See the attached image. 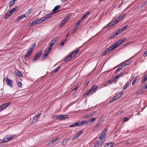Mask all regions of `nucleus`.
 I'll use <instances>...</instances> for the list:
<instances>
[{
    "mask_svg": "<svg viewBox=\"0 0 147 147\" xmlns=\"http://www.w3.org/2000/svg\"><path fill=\"white\" fill-rule=\"evenodd\" d=\"M83 132V129H82L79 131L78 133L76 135L78 137L80 135H81Z\"/></svg>",
    "mask_w": 147,
    "mask_h": 147,
    "instance_id": "obj_32",
    "label": "nucleus"
},
{
    "mask_svg": "<svg viewBox=\"0 0 147 147\" xmlns=\"http://www.w3.org/2000/svg\"><path fill=\"white\" fill-rule=\"evenodd\" d=\"M87 17L85 15H84L81 18L83 20Z\"/></svg>",
    "mask_w": 147,
    "mask_h": 147,
    "instance_id": "obj_64",
    "label": "nucleus"
},
{
    "mask_svg": "<svg viewBox=\"0 0 147 147\" xmlns=\"http://www.w3.org/2000/svg\"><path fill=\"white\" fill-rule=\"evenodd\" d=\"M17 8H14L12 9L11 10H12V12L13 13L16 10Z\"/></svg>",
    "mask_w": 147,
    "mask_h": 147,
    "instance_id": "obj_58",
    "label": "nucleus"
},
{
    "mask_svg": "<svg viewBox=\"0 0 147 147\" xmlns=\"http://www.w3.org/2000/svg\"><path fill=\"white\" fill-rule=\"evenodd\" d=\"M145 87H142L141 89L139 90H138L136 93V95H138L144 92V90H145Z\"/></svg>",
    "mask_w": 147,
    "mask_h": 147,
    "instance_id": "obj_14",
    "label": "nucleus"
},
{
    "mask_svg": "<svg viewBox=\"0 0 147 147\" xmlns=\"http://www.w3.org/2000/svg\"><path fill=\"white\" fill-rule=\"evenodd\" d=\"M90 93L91 94V92H89V90H88V91L85 94H84V96L85 97H87L88 95Z\"/></svg>",
    "mask_w": 147,
    "mask_h": 147,
    "instance_id": "obj_49",
    "label": "nucleus"
},
{
    "mask_svg": "<svg viewBox=\"0 0 147 147\" xmlns=\"http://www.w3.org/2000/svg\"><path fill=\"white\" fill-rule=\"evenodd\" d=\"M131 62V61H124L122 63L125 66H126L129 65L130 64Z\"/></svg>",
    "mask_w": 147,
    "mask_h": 147,
    "instance_id": "obj_23",
    "label": "nucleus"
},
{
    "mask_svg": "<svg viewBox=\"0 0 147 147\" xmlns=\"http://www.w3.org/2000/svg\"><path fill=\"white\" fill-rule=\"evenodd\" d=\"M71 58H72L70 56H69V55L66 57V58L64 59V61H68Z\"/></svg>",
    "mask_w": 147,
    "mask_h": 147,
    "instance_id": "obj_33",
    "label": "nucleus"
},
{
    "mask_svg": "<svg viewBox=\"0 0 147 147\" xmlns=\"http://www.w3.org/2000/svg\"><path fill=\"white\" fill-rule=\"evenodd\" d=\"M115 25L113 21L110 22L109 24H108L106 26L105 28H109Z\"/></svg>",
    "mask_w": 147,
    "mask_h": 147,
    "instance_id": "obj_15",
    "label": "nucleus"
},
{
    "mask_svg": "<svg viewBox=\"0 0 147 147\" xmlns=\"http://www.w3.org/2000/svg\"><path fill=\"white\" fill-rule=\"evenodd\" d=\"M115 79H111L108 81L106 83V84H111L113 83L115 81Z\"/></svg>",
    "mask_w": 147,
    "mask_h": 147,
    "instance_id": "obj_27",
    "label": "nucleus"
},
{
    "mask_svg": "<svg viewBox=\"0 0 147 147\" xmlns=\"http://www.w3.org/2000/svg\"><path fill=\"white\" fill-rule=\"evenodd\" d=\"M77 55L76 53H75L74 51L70 55H69V56L71 57V58H73L75 56H76Z\"/></svg>",
    "mask_w": 147,
    "mask_h": 147,
    "instance_id": "obj_34",
    "label": "nucleus"
},
{
    "mask_svg": "<svg viewBox=\"0 0 147 147\" xmlns=\"http://www.w3.org/2000/svg\"><path fill=\"white\" fill-rule=\"evenodd\" d=\"M147 80V75L146 76H144L142 78V79L141 82L142 83H144Z\"/></svg>",
    "mask_w": 147,
    "mask_h": 147,
    "instance_id": "obj_17",
    "label": "nucleus"
},
{
    "mask_svg": "<svg viewBox=\"0 0 147 147\" xmlns=\"http://www.w3.org/2000/svg\"><path fill=\"white\" fill-rule=\"evenodd\" d=\"M59 138H57L56 139H54L52 140L51 142V144H53L56 141H57L59 139Z\"/></svg>",
    "mask_w": 147,
    "mask_h": 147,
    "instance_id": "obj_39",
    "label": "nucleus"
},
{
    "mask_svg": "<svg viewBox=\"0 0 147 147\" xmlns=\"http://www.w3.org/2000/svg\"><path fill=\"white\" fill-rule=\"evenodd\" d=\"M123 42L121 39L119 40L117 42L113 44V45L115 49L118 46L120 45Z\"/></svg>",
    "mask_w": 147,
    "mask_h": 147,
    "instance_id": "obj_13",
    "label": "nucleus"
},
{
    "mask_svg": "<svg viewBox=\"0 0 147 147\" xmlns=\"http://www.w3.org/2000/svg\"><path fill=\"white\" fill-rule=\"evenodd\" d=\"M22 83L21 82H19L18 83V86L19 88H21L22 87Z\"/></svg>",
    "mask_w": 147,
    "mask_h": 147,
    "instance_id": "obj_44",
    "label": "nucleus"
},
{
    "mask_svg": "<svg viewBox=\"0 0 147 147\" xmlns=\"http://www.w3.org/2000/svg\"><path fill=\"white\" fill-rule=\"evenodd\" d=\"M25 17H27L26 15L25 14L22 15L19 17V18L18 19V21H19Z\"/></svg>",
    "mask_w": 147,
    "mask_h": 147,
    "instance_id": "obj_26",
    "label": "nucleus"
},
{
    "mask_svg": "<svg viewBox=\"0 0 147 147\" xmlns=\"http://www.w3.org/2000/svg\"><path fill=\"white\" fill-rule=\"evenodd\" d=\"M105 137V136H104L102 134H101L100 137V140H102Z\"/></svg>",
    "mask_w": 147,
    "mask_h": 147,
    "instance_id": "obj_48",
    "label": "nucleus"
},
{
    "mask_svg": "<svg viewBox=\"0 0 147 147\" xmlns=\"http://www.w3.org/2000/svg\"><path fill=\"white\" fill-rule=\"evenodd\" d=\"M47 57V56H45L44 55L42 57V59L43 60H45Z\"/></svg>",
    "mask_w": 147,
    "mask_h": 147,
    "instance_id": "obj_57",
    "label": "nucleus"
},
{
    "mask_svg": "<svg viewBox=\"0 0 147 147\" xmlns=\"http://www.w3.org/2000/svg\"><path fill=\"white\" fill-rule=\"evenodd\" d=\"M78 28L77 26H74V30L72 32V33L74 34L76 32V31L77 29Z\"/></svg>",
    "mask_w": 147,
    "mask_h": 147,
    "instance_id": "obj_46",
    "label": "nucleus"
},
{
    "mask_svg": "<svg viewBox=\"0 0 147 147\" xmlns=\"http://www.w3.org/2000/svg\"><path fill=\"white\" fill-rule=\"evenodd\" d=\"M127 26H125L121 27L120 29H121V32H123L125 30L127 27Z\"/></svg>",
    "mask_w": 147,
    "mask_h": 147,
    "instance_id": "obj_35",
    "label": "nucleus"
},
{
    "mask_svg": "<svg viewBox=\"0 0 147 147\" xmlns=\"http://www.w3.org/2000/svg\"><path fill=\"white\" fill-rule=\"evenodd\" d=\"M15 72L17 75L18 76L20 77H23V75L18 70H16L15 71Z\"/></svg>",
    "mask_w": 147,
    "mask_h": 147,
    "instance_id": "obj_18",
    "label": "nucleus"
},
{
    "mask_svg": "<svg viewBox=\"0 0 147 147\" xmlns=\"http://www.w3.org/2000/svg\"><path fill=\"white\" fill-rule=\"evenodd\" d=\"M36 24V23L35 20H34L33 21V22L30 24V25L32 26H34Z\"/></svg>",
    "mask_w": 147,
    "mask_h": 147,
    "instance_id": "obj_53",
    "label": "nucleus"
},
{
    "mask_svg": "<svg viewBox=\"0 0 147 147\" xmlns=\"http://www.w3.org/2000/svg\"><path fill=\"white\" fill-rule=\"evenodd\" d=\"M124 74V72H121L117 76L114 78L115 79H117L119 78L120 77L123 76Z\"/></svg>",
    "mask_w": 147,
    "mask_h": 147,
    "instance_id": "obj_22",
    "label": "nucleus"
},
{
    "mask_svg": "<svg viewBox=\"0 0 147 147\" xmlns=\"http://www.w3.org/2000/svg\"><path fill=\"white\" fill-rule=\"evenodd\" d=\"M52 47H53L49 45L48 49L46 50L50 52L52 49Z\"/></svg>",
    "mask_w": 147,
    "mask_h": 147,
    "instance_id": "obj_43",
    "label": "nucleus"
},
{
    "mask_svg": "<svg viewBox=\"0 0 147 147\" xmlns=\"http://www.w3.org/2000/svg\"><path fill=\"white\" fill-rule=\"evenodd\" d=\"M143 56L144 57H146L147 56V51L145 52L143 54Z\"/></svg>",
    "mask_w": 147,
    "mask_h": 147,
    "instance_id": "obj_59",
    "label": "nucleus"
},
{
    "mask_svg": "<svg viewBox=\"0 0 147 147\" xmlns=\"http://www.w3.org/2000/svg\"><path fill=\"white\" fill-rule=\"evenodd\" d=\"M36 45L35 43H33V44L32 45V46L30 48V49H29L31 51H32L34 49V48L35 46Z\"/></svg>",
    "mask_w": 147,
    "mask_h": 147,
    "instance_id": "obj_40",
    "label": "nucleus"
},
{
    "mask_svg": "<svg viewBox=\"0 0 147 147\" xmlns=\"http://www.w3.org/2000/svg\"><path fill=\"white\" fill-rule=\"evenodd\" d=\"M129 119L128 117H125L123 118V122H124L125 121H127L128 120H129Z\"/></svg>",
    "mask_w": 147,
    "mask_h": 147,
    "instance_id": "obj_47",
    "label": "nucleus"
},
{
    "mask_svg": "<svg viewBox=\"0 0 147 147\" xmlns=\"http://www.w3.org/2000/svg\"><path fill=\"white\" fill-rule=\"evenodd\" d=\"M14 136L11 135H7L4 138V140L5 142H8Z\"/></svg>",
    "mask_w": 147,
    "mask_h": 147,
    "instance_id": "obj_11",
    "label": "nucleus"
},
{
    "mask_svg": "<svg viewBox=\"0 0 147 147\" xmlns=\"http://www.w3.org/2000/svg\"><path fill=\"white\" fill-rule=\"evenodd\" d=\"M57 40V38L56 37L54 39L52 40H51V42L52 43H53V44L54 45L56 43Z\"/></svg>",
    "mask_w": 147,
    "mask_h": 147,
    "instance_id": "obj_38",
    "label": "nucleus"
},
{
    "mask_svg": "<svg viewBox=\"0 0 147 147\" xmlns=\"http://www.w3.org/2000/svg\"><path fill=\"white\" fill-rule=\"evenodd\" d=\"M68 116L67 115H55L54 116V118L56 120L59 119L63 120L68 118Z\"/></svg>",
    "mask_w": 147,
    "mask_h": 147,
    "instance_id": "obj_1",
    "label": "nucleus"
},
{
    "mask_svg": "<svg viewBox=\"0 0 147 147\" xmlns=\"http://www.w3.org/2000/svg\"><path fill=\"white\" fill-rule=\"evenodd\" d=\"M41 114V113H40L37 116H35V117L33 118V119L32 121V123L35 122V121H37L38 118L39 117H40V116Z\"/></svg>",
    "mask_w": 147,
    "mask_h": 147,
    "instance_id": "obj_21",
    "label": "nucleus"
},
{
    "mask_svg": "<svg viewBox=\"0 0 147 147\" xmlns=\"http://www.w3.org/2000/svg\"><path fill=\"white\" fill-rule=\"evenodd\" d=\"M60 7V5H57L56 7H55L54 9L53 10V11H55L57 10Z\"/></svg>",
    "mask_w": 147,
    "mask_h": 147,
    "instance_id": "obj_36",
    "label": "nucleus"
},
{
    "mask_svg": "<svg viewBox=\"0 0 147 147\" xmlns=\"http://www.w3.org/2000/svg\"><path fill=\"white\" fill-rule=\"evenodd\" d=\"M60 69V67H59L54 70H53L51 72V75H52L56 73L59 69Z\"/></svg>",
    "mask_w": 147,
    "mask_h": 147,
    "instance_id": "obj_25",
    "label": "nucleus"
},
{
    "mask_svg": "<svg viewBox=\"0 0 147 147\" xmlns=\"http://www.w3.org/2000/svg\"><path fill=\"white\" fill-rule=\"evenodd\" d=\"M119 21L117 18L115 21H113L115 24H117Z\"/></svg>",
    "mask_w": 147,
    "mask_h": 147,
    "instance_id": "obj_50",
    "label": "nucleus"
},
{
    "mask_svg": "<svg viewBox=\"0 0 147 147\" xmlns=\"http://www.w3.org/2000/svg\"><path fill=\"white\" fill-rule=\"evenodd\" d=\"M67 143V141L66 140H64L62 142V144L63 145H65Z\"/></svg>",
    "mask_w": 147,
    "mask_h": 147,
    "instance_id": "obj_51",
    "label": "nucleus"
},
{
    "mask_svg": "<svg viewBox=\"0 0 147 147\" xmlns=\"http://www.w3.org/2000/svg\"><path fill=\"white\" fill-rule=\"evenodd\" d=\"M90 14V11H87L86 12V13L85 14V15L87 16L89 15Z\"/></svg>",
    "mask_w": 147,
    "mask_h": 147,
    "instance_id": "obj_62",
    "label": "nucleus"
},
{
    "mask_svg": "<svg viewBox=\"0 0 147 147\" xmlns=\"http://www.w3.org/2000/svg\"><path fill=\"white\" fill-rule=\"evenodd\" d=\"M79 126V122L75 123L69 126V127H75Z\"/></svg>",
    "mask_w": 147,
    "mask_h": 147,
    "instance_id": "obj_20",
    "label": "nucleus"
},
{
    "mask_svg": "<svg viewBox=\"0 0 147 147\" xmlns=\"http://www.w3.org/2000/svg\"><path fill=\"white\" fill-rule=\"evenodd\" d=\"M115 48L112 45L108 48L104 52L103 55L108 54L109 52L115 49Z\"/></svg>",
    "mask_w": 147,
    "mask_h": 147,
    "instance_id": "obj_3",
    "label": "nucleus"
},
{
    "mask_svg": "<svg viewBox=\"0 0 147 147\" xmlns=\"http://www.w3.org/2000/svg\"><path fill=\"white\" fill-rule=\"evenodd\" d=\"M40 19H41V21H42V22H43L45 20H45V16H44L43 18H40Z\"/></svg>",
    "mask_w": 147,
    "mask_h": 147,
    "instance_id": "obj_56",
    "label": "nucleus"
},
{
    "mask_svg": "<svg viewBox=\"0 0 147 147\" xmlns=\"http://www.w3.org/2000/svg\"><path fill=\"white\" fill-rule=\"evenodd\" d=\"M123 94V93L122 92H121L115 95L114 97H113V98L110 101V102H112L116 100L118 98H120L121 96V95Z\"/></svg>",
    "mask_w": 147,
    "mask_h": 147,
    "instance_id": "obj_4",
    "label": "nucleus"
},
{
    "mask_svg": "<svg viewBox=\"0 0 147 147\" xmlns=\"http://www.w3.org/2000/svg\"><path fill=\"white\" fill-rule=\"evenodd\" d=\"M70 16L69 15H68L67 17H65L63 20L62 22L60 24V26L62 27L63 26H64L67 21L69 19Z\"/></svg>",
    "mask_w": 147,
    "mask_h": 147,
    "instance_id": "obj_5",
    "label": "nucleus"
},
{
    "mask_svg": "<svg viewBox=\"0 0 147 147\" xmlns=\"http://www.w3.org/2000/svg\"><path fill=\"white\" fill-rule=\"evenodd\" d=\"M41 19H40L38 20H35V21L36 23V24H39L40 23H41L42 21H41Z\"/></svg>",
    "mask_w": 147,
    "mask_h": 147,
    "instance_id": "obj_37",
    "label": "nucleus"
},
{
    "mask_svg": "<svg viewBox=\"0 0 147 147\" xmlns=\"http://www.w3.org/2000/svg\"><path fill=\"white\" fill-rule=\"evenodd\" d=\"M11 102H8L5 103L0 106V111H2L3 110L5 109L10 104Z\"/></svg>",
    "mask_w": 147,
    "mask_h": 147,
    "instance_id": "obj_2",
    "label": "nucleus"
},
{
    "mask_svg": "<svg viewBox=\"0 0 147 147\" xmlns=\"http://www.w3.org/2000/svg\"><path fill=\"white\" fill-rule=\"evenodd\" d=\"M32 9L31 8L25 14L26 15V17H28L29 15L32 12Z\"/></svg>",
    "mask_w": 147,
    "mask_h": 147,
    "instance_id": "obj_28",
    "label": "nucleus"
},
{
    "mask_svg": "<svg viewBox=\"0 0 147 147\" xmlns=\"http://www.w3.org/2000/svg\"><path fill=\"white\" fill-rule=\"evenodd\" d=\"M98 88V87L96 85H94L92 86L89 90V92H90L91 94L94 92Z\"/></svg>",
    "mask_w": 147,
    "mask_h": 147,
    "instance_id": "obj_9",
    "label": "nucleus"
},
{
    "mask_svg": "<svg viewBox=\"0 0 147 147\" xmlns=\"http://www.w3.org/2000/svg\"><path fill=\"white\" fill-rule=\"evenodd\" d=\"M66 39H67L66 38L62 41L60 44H59V46L60 47L63 46L66 42Z\"/></svg>",
    "mask_w": 147,
    "mask_h": 147,
    "instance_id": "obj_24",
    "label": "nucleus"
},
{
    "mask_svg": "<svg viewBox=\"0 0 147 147\" xmlns=\"http://www.w3.org/2000/svg\"><path fill=\"white\" fill-rule=\"evenodd\" d=\"M102 146V143L99 142V141H96L95 143L92 144L91 147H101Z\"/></svg>",
    "mask_w": 147,
    "mask_h": 147,
    "instance_id": "obj_8",
    "label": "nucleus"
},
{
    "mask_svg": "<svg viewBox=\"0 0 147 147\" xmlns=\"http://www.w3.org/2000/svg\"><path fill=\"white\" fill-rule=\"evenodd\" d=\"M11 16V14L10 13L9 11H8L6 13L5 15L4 18L7 19Z\"/></svg>",
    "mask_w": 147,
    "mask_h": 147,
    "instance_id": "obj_29",
    "label": "nucleus"
},
{
    "mask_svg": "<svg viewBox=\"0 0 147 147\" xmlns=\"http://www.w3.org/2000/svg\"><path fill=\"white\" fill-rule=\"evenodd\" d=\"M78 137L76 135V136H74L72 139V140H74L77 139Z\"/></svg>",
    "mask_w": 147,
    "mask_h": 147,
    "instance_id": "obj_60",
    "label": "nucleus"
},
{
    "mask_svg": "<svg viewBox=\"0 0 147 147\" xmlns=\"http://www.w3.org/2000/svg\"><path fill=\"white\" fill-rule=\"evenodd\" d=\"M129 86V85L127 84H126L123 87L124 89L125 90Z\"/></svg>",
    "mask_w": 147,
    "mask_h": 147,
    "instance_id": "obj_52",
    "label": "nucleus"
},
{
    "mask_svg": "<svg viewBox=\"0 0 147 147\" xmlns=\"http://www.w3.org/2000/svg\"><path fill=\"white\" fill-rule=\"evenodd\" d=\"M49 53L50 52L46 50L44 52V55L45 56H47Z\"/></svg>",
    "mask_w": 147,
    "mask_h": 147,
    "instance_id": "obj_41",
    "label": "nucleus"
},
{
    "mask_svg": "<svg viewBox=\"0 0 147 147\" xmlns=\"http://www.w3.org/2000/svg\"><path fill=\"white\" fill-rule=\"evenodd\" d=\"M79 126L83 124L89 123V121H88V120L87 121H78Z\"/></svg>",
    "mask_w": 147,
    "mask_h": 147,
    "instance_id": "obj_16",
    "label": "nucleus"
},
{
    "mask_svg": "<svg viewBox=\"0 0 147 147\" xmlns=\"http://www.w3.org/2000/svg\"><path fill=\"white\" fill-rule=\"evenodd\" d=\"M139 8H141L145 10L147 9V2L144 3L142 5L139 6L138 7Z\"/></svg>",
    "mask_w": 147,
    "mask_h": 147,
    "instance_id": "obj_12",
    "label": "nucleus"
},
{
    "mask_svg": "<svg viewBox=\"0 0 147 147\" xmlns=\"http://www.w3.org/2000/svg\"><path fill=\"white\" fill-rule=\"evenodd\" d=\"M118 66V67L115 71V73H117L118 71H120L125 67L124 64H123V63H122L119 65Z\"/></svg>",
    "mask_w": 147,
    "mask_h": 147,
    "instance_id": "obj_7",
    "label": "nucleus"
},
{
    "mask_svg": "<svg viewBox=\"0 0 147 147\" xmlns=\"http://www.w3.org/2000/svg\"><path fill=\"white\" fill-rule=\"evenodd\" d=\"M41 53L42 52L41 51H39L36 53L34 56L33 61L34 62L38 59L41 56Z\"/></svg>",
    "mask_w": 147,
    "mask_h": 147,
    "instance_id": "obj_6",
    "label": "nucleus"
},
{
    "mask_svg": "<svg viewBox=\"0 0 147 147\" xmlns=\"http://www.w3.org/2000/svg\"><path fill=\"white\" fill-rule=\"evenodd\" d=\"M32 52V51H31L30 50H29V51H28L27 53H28V54H29L30 55V54H31Z\"/></svg>",
    "mask_w": 147,
    "mask_h": 147,
    "instance_id": "obj_63",
    "label": "nucleus"
},
{
    "mask_svg": "<svg viewBox=\"0 0 147 147\" xmlns=\"http://www.w3.org/2000/svg\"><path fill=\"white\" fill-rule=\"evenodd\" d=\"M96 118H93L90 119L88 120V121H89L90 124L92 123L93 122L95 121L96 120Z\"/></svg>",
    "mask_w": 147,
    "mask_h": 147,
    "instance_id": "obj_30",
    "label": "nucleus"
},
{
    "mask_svg": "<svg viewBox=\"0 0 147 147\" xmlns=\"http://www.w3.org/2000/svg\"><path fill=\"white\" fill-rule=\"evenodd\" d=\"M53 13H51L45 16H44L45 18V20H46L50 19L51 17V16L53 15Z\"/></svg>",
    "mask_w": 147,
    "mask_h": 147,
    "instance_id": "obj_19",
    "label": "nucleus"
},
{
    "mask_svg": "<svg viewBox=\"0 0 147 147\" xmlns=\"http://www.w3.org/2000/svg\"><path fill=\"white\" fill-rule=\"evenodd\" d=\"M30 55L29 54L27 53L25 55L24 57L26 59H28V58L29 57Z\"/></svg>",
    "mask_w": 147,
    "mask_h": 147,
    "instance_id": "obj_45",
    "label": "nucleus"
},
{
    "mask_svg": "<svg viewBox=\"0 0 147 147\" xmlns=\"http://www.w3.org/2000/svg\"><path fill=\"white\" fill-rule=\"evenodd\" d=\"M118 20H119V21H120L123 18L121 16H120L118 17L117 18Z\"/></svg>",
    "mask_w": 147,
    "mask_h": 147,
    "instance_id": "obj_61",
    "label": "nucleus"
},
{
    "mask_svg": "<svg viewBox=\"0 0 147 147\" xmlns=\"http://www.w3.org/2000/svg\"><path fill=\"white\" fill-rule=\"evenodd\" d=\"M114 144L113 143H108L106 146L107 147H112Z\"/></svg>",
    "mask_w": 147,
    "mask_h": 147,
    "instance_id": "obj_31",
    "label": "nucleus"
},
{
    "mask_svg": "<svg viewBox=\"0 0 147 147\" xmlns=\"http://www.w3.org/2000/svg\"><path fill=\"white\" fill-rule=\"evenodd\" d=\"M5 80L7 85L11 87L12 88L13 87V83L12 80L8 79L7 78H6Z\"/></svg>",
    "mask_w": 147,
    "mask_h": 147,
    "instance_id": "obj_10",
    "label": "nucleus"
},
{
    "mask_svg": "<svg viewBox=\"0 0 147 147\" xmlns=\"http://www.w3.org/2000/svg\"><path fill=\"white\" fill-rule=\"evenodd\" d=\"M13 4H14V3H12V1H11L9 2V7H11L13 5Z\"/></svg>",
    "mask_w": 147,
    "mask_h": 147,
    "instance_id": "obj_55",
    "label": "nucleus"
},
{
    "mask_svg": "<svg viewBox=\"0 0 147 147\" xmlns=\"http://www.w3.org/2000/svg\"><path fill=\"white\" fill-rule=\"evenodd\" d=\"M137 78H135L134 80L132 82V84L134 85L135 84V83L137 81Z\"/></svg>",
    "mask_w": 147,
    "mask_h": 147,
    "instance_id": "obj_54",
    "label": "nucleus"
},
{
    "mask_svg": "<svg viewBox=\"0 0 147 147\" xmlns=\"http://www.w3.org/2000/svg\"><path fill=\"white\" fill-rule=\"evenodd\" d=\"M121 29H119L117 30V32H115L116 34L117 35L119 34L120 33H121L122 32L121 31Z\"/></svg>",
    "mask_w": 147,
    "mask_h": 147,
    "instance_id": "obj_42",
    "label": "nucleus"
}]
</instances>
